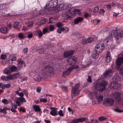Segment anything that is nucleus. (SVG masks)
Returning <instances> with one entry per match:
<instances>
[{
  "mask_svg": "<svg viewBox=\"0 0 123 123\" xmlns=\"http://www.w3.org/2000/svg\"><path fill=\"white\" fill-rule=\"evenodd\" d=\"M111 38L109 39V38H108L105 39L104 40V43H102V44H104V45L105 44L107 45H109L108 43L109 42L112 41L113 35L115 37L116 42L119 43L122 38L123 37V30L119 33L117 31V29L113 30L111 31Z\"/></svg>",
  "mask_w": 123,
  "mask_h": 123,
  "instance_id": "f257e3e1",
  "label": "nucleus"
},
{
  "mask_svg": "<svg viewBox=\"0 0 123 123\" xmlns=\"http://www.w3.org/2000/svg\"><path fill=\"white\" fill-rule=\"evenodd\" d=\"M58 5V1L57 0H51L49 3L46 4L45 7L44 9L41 12L40 14L43 15L44 14H49L50 8L56 6Z\"/></svg>",
  "mask_w": 123,
  "mask_h": 123,
  "instance_id": "f03ea898",
  "label": "nucleus"
},
{
  "mask_svg": "<svg viewBox=\"0 0 123 123\" xmlns=\"http://www.w3.org/2000/svg\"><path fill=\"white\" fill-rule=\"evenodd\" d=\"M42 74L47 77L50 76L54 73V68L50 65H44L42 68Z\"/></svg>",
  "mask_w": 123,
  "mask_h": 123,
  "instance_id": "7ed1b4c3",
  "label": "nucleus"
},
{
  "mask_svg": "<svg viewBox=\"0 0 123 123\" xmlns=\"http://www.w3.org/2000/svg\"><path fill=\"white\" fill-rule=\"evenodd\" d=\"M107 83L104 80L102 81L99 84L97 83L95 84L96 88H98V89L100 92H102L104 90L105 88Z\"/></svg>",
  "mask_w": 123,
  "mask_h": 123,
  "instance_id": "20e7f679",
  "label": "nucleus"
},
{
  "mask_svg": "<svg viewBox=\"0 0 123 123\" xmlns=\"http://www.w3.org/2000/svg\"><path fill=\"white\" fill-rule=\"evenodd\" d=\"M79 83L76 84L74 87H73L71 95L72 97H74L75 95H78L79 93L78 90L80 86Z\"/></svg>",
  "mask_w": 123,
  "mask_h": 123,
  "instance_id": "39448f33",
  "label": "nucleus"
},
{
  "mask_svg": "<svg viewBox=\"0 0 123 123\" xmlns=\"http://www.w3.org/2000/svg\"><path fill=\"white\" fill-rule=\"evenodd\" d=\"M67 62L70 66H73L76 63V58L75 56H71L68 59Z\"/></svg>",
  "mask_w": 123,
  "mask_h": 123,
  "instance_id": "423d86ee",
  "label": "nucleus"
},
{
  "mask_svg": "<svg viewBox=\"0 0 123 123\" xmlns=\"http://www.w3.org/2000/svg\"><path fill=\"white\" fill-rule=\"evenodd\" d=\"M104 44L99 43L96 45L95 47V50L97 52L99 53H101L104 49Z\"/></svg>",
  "mask_w": 123,
  "mask_h": 123,
  "instance_id": "0eeeda50",
  "label": "nucleus"
},
{
  "mask_svg": "<svg viewBox=\"0 0 123 123\" xmlns=\"http://www.w3.org/2000/svg\"><path fill=\"white\" fill-rule=\"evenodd\" d=\"M114 100L113 99L109 98L105 99L104 101L103 104L107 106H110L113 105Z\"/></svg>",
  "mask_w": 123,
  "mask_h": 123,
  "instance_id": "6e6552de",
  "label": "nucleus"
},
{
  "mask_svg": "<svg viewBox=\"0 0 123 123\" xmlns=\"http://www.w3.org/2000/svg\"><path fill=\"white\" fill-rule=\"evenodd\" d=\"M120 85L118 83L113 82H111L109 85V87L111 89H116L119 87Z\"/></svg>",
  "mask_w": 123,
  "mask_h": 123,
  "instance_id": "1a4fd4ad",
  "label": "nucleus"
},
{
  "mask_svg": "<svg viewBox=\"0 0 123 123\" xmlns=\"http://www.w3.org/2000/svg\"><path fill=\"white\" fill-rule=\"evenodd\" d=\"M112 65H111V68L107 70L104 74V76L105 77H107L111 74H112L114 72L115 68L112 67Z\"/></svg>",
  "mask_w": 123,
  "mask_h": 123,
  "instance_id": "9d476101",
  "label": "nucleus"
},
{
  "mask_svg": "<svg viewBox=\"0 0 123 123\" xmlns=\"http://www.w3.org/2000/svg\"><path fill=\"white\" fill-rule=\"evenodd\" d=\"M86 119L87 118L86 117H81L75 119L73 120L71 122V123H79L80 122H82L86 120Z\"/></svg>",
  "mask_w": 123,
  "mask_h": 123,
  "instance_id": "9b49d317",
  "label": "nucleus"
},
{
  "mask_svg": "<svg viewBox=\"0 0 123 123\" xmlns=\"http://www.w3.org/2000/svg\"><path fill=\"white\" fill-rule=\"evenodd\" d=\"M72 69L70 67L67 69L63 71L62 74V76L65 77L67 76L68 75L71 73Z\"/></svg>",
  "mask_w": 123,
  "mask_h": 123,
  "instance_id": "f8f14e48",
  "label": "nucleus"
},
{
  "mask_svg": "<svg viewBox=\"0 0 123 123\" xmlns=\"http://www.w3.org/2000/svg\"><path fill=\"white\" fill-rule=\"evenodd\" d=\"M19 100H17L16 101V103L18 106H20L21 103L26 102V100L24 97H19L18 98Z\"/></svg>",
  "mask_w": 123,
  "mask_h": 123,
  "instance_id": "ddd939ff",
  "label": "nucleus"
},
{
  "mask_svg": "<svg viewBox=\"0 0 123 123\" xmlns=\"http://www.w3.org/2000/svg\"><path fill=\"white\" fill-rule=\"evenodd\" d=\"M46 77L44 74H42V72L41 74L40 75H37L34 78V80L36 81H41L43 79H44Z\"/></svg>",
  "mask_w": 123,
  "mask_h": 123,
  "instance_id": "4468645a",
  "label": "nucleus"
},
{
  "mask_svg": "<svg viewBox=\"0 0 123 123\" xmlns=\"http://www.w3.org/2000/svg\"><path fill=\"white\" fill-rule=\"evenodd\" d=\"M120 93L118 92H116L112 94V98H113L115 99L118 101H119L121 100V98L120 97Z\"/></svg>",
  "mask_w": 123,
  "mask_h": 123,
  "instance_id": "2eb2a0df",
  "label": "nucleus"
},
{
  "mask_svg": "<svg viewBox=\"0 0 123 123\" xmlns=\"http://www.w3.org/2000/svg\"><path fill=\"white\" fill-rule=\"evenodd\" d=\"M80 11V10L78 9H74L71 8L69 9L70 13H71L72 16H75L76 13H78Z\"/></svg>",
  "mask_w": 123,
  "mask_h": 123,
  "instance_id": "dca6fc26",
  "label": "nucleus"
},
{
  "mask_svg": "<svg viewBox=\"0 0 123 123\" xmlns=\"http://www.w3.org/2000/svg\"><path fill=\"white\" fill-rule=\"evenodd\" d=\"M69 9V11L67 13H65V14H63L62 15V18L64 19H66L68 18H71L72 15L71 14V13H70Z\"/></svg>",
  "mask_w": 123,
  "mask_h": 123,
  "instance_id": "f3484780",
  "label": "nucleus"
},
{
  "mask_svg": "<svg viewBox=\"0 0 123 123\" xmlns=\"http://www.w3.org/2000/svg\"><path fill=\"white\" fill-rule=\"evenodd\" d=\"M74 51L71 50L69 51H66L64 53V57L65 58L68 57L73 55L74 54Z\"/></svg>",
  "mask_w": 123,
  "mask_h": 123,
  "instance_id": "a211bd4d",
  "label": "nucleus"
},
{
  "mask_svg": "<svg viewBox=\"0 0 123 123\" xmlns=\"http://www.w3.org/2000/svg\"><path fill=\"white\" fill-rule=\"evenodd\" d=\"M123 63V55L122 56L117 60L116 64L117 65L120 66Z\"/></svg>",
  "mask_w": 123,
  "mask_h": 123,
  "instance_id": "6ab92c4d",
  "label": "nucleus"
},
{
  "mask_svg": "<svg viewBox=\"0 0 123 123\" xmlns=\"http://www.w3.org/2000/svg\"><path fill=\"white\" fill-rule=\"evenodd\" d=\"M83 19V18L82 17H77L74 19V23L76 24H78L79 23L82 22Z\"/></svg>",
  "mask_w": 123,
  "mask_h": 123,
  "instance_id": "aec40b11",
  "label": "nucleus"
},
{
  "mask_svg": "<svg viewBox=\"0 0 123 123\" xmlns=\"http://www.w3.org/2000/svg\"><path fill=\"white\" fill-rule=\"evenodd\" d=\"M32 107L35 112H40L41 111V109L39 106L37 105H33Z\"/></svg>",
  "mask_w": 123,
  "mask_h": 123,
  "instance_id": "412c9836",
  "label": "nucleus"
},
{
  "mask_svg": "<svg viewBox=\"0 0 123 123\" xmlns=\"http://www.w3.org/2000/svg\"><path fill=\"white\" fill-rule=\"evenodd\" d=\"M55 109H53L50 112V114L53 116H57L58 115V111L55 110Z\"/></svg>",
  "mask_w": 123,
  "mask_h": 123,
  "instance_id": "4be33fe9",
  "label": "nucleus"
},
{
  "mask_svg": "<svg viewBox=\"0 0 123 123\" xmlns=\"http://www.w3.org/2000/svg\"><path fill=\"white\" fill-rule=\"evenodd\" d=\"M8 30L7 27H3L0 29L1 31L4 34H6Z\"/></svg>",
  "mask_w": 123,
  "mask_h": 123,
  "instance_id": "5701e85b",
  "label": "nucleus"
},
{
  "mask_svg": "<svg viewBox=\"0 0 123 123\" xmlns=\"http://www.w3.org/2000/svg\"><path fill=\"white\" fill-rule=\"evenodd\" d=\"M58 5V3L57 5L55 7H54L53 8H50L49 14H53L55 13V9L56 7Z\"/></svg>",
  "mask_w": 123,
  "mask_h": 123,
  "instance_id": "b1692460",
  "label": "nucleus"
},
{
  "mask_svg": "<svg viewBox=\"0 0 123 123\" xmlns=\"http://www.w3.org/2000/svg\"><path fill=\"white\" fill-rule=\"evenodd\" d=\"M3 73L7 74H10L11 73V69H8L6 68L3 71Z\"/></svg>",
  "mask_w": 123,
  "mask_h": 123,
  "instance_id": "393cba45",
  "label": "nucleus"
},
{
  "mask_svg": "<svg viewBox=\"0 0 123 123\" xmlns=\"http://www.w3.org/2000/svg\"><path fill=\"white\" fill-rule=\"evenodd\" d=\"M96 98L98 100V103L101 102L103 99V97L102 95H99L98 96H96Z\"/></svg>",
  "mask_w": 123,
  "mask_h": 123,
  "instance_id": "a878e982",
  "label": "nucleus"
},
{
  "mask_svg": "<svg viewBox=\"0 0 123 123\" xmlns=\"http://www.w3.org/2000/svg\"><path fill=\"white\" fill-rule=\"evenodd\" d=\"M35 32L38 34L39 37H41L42 36L43 33L42 31L40 30L35 31Z\"/></svg>",
  "mask_w": 123,
  "mask_h": 123,
  "instance_id": "bb28decb",
  "label": "nucleus"
},
{
  "mask_svg": "<svg viewBox=\"0 0 123 123\" xmlns=\"http://www.w3.org/2000/svg\"><path fill=\"white\" fill-rule=\"evenodd\" d=\"M10 87L11 84L10 83H9L3 85L2 86V88L3 89H5L6 88H8Z\"/></svg>",
  "mask_w": 123,
  "mask_h": 123,
  "instance_id": "cd10ccee",
  "label": "nucleus"
},
{
  "mask_svg": "<svg viewBox=\"0 0 123 123\" xmlns=\"http://www.w3.org/2000/svg\"><path fill=\"white\" fill-rule=\"evenodd\" d=\"M18 37L19 38L20 40L23 39L25 38V36L22 33H20L18 34Z\"/></svg>",
  "mask_w": 123,
  "mask_h": 123,
  "instance_id": "c85d7f7f",
  "label": "nucleus"
},
{
  "mask_svg": "<svg viewBox=\"0 0 123 123\" xmlns=\"http://www.w3.org/2000/svg\"><path fill=\"white\" fill-rule=\"evenodd\" d=\"M17 55L16 54H14L12 55V58L11 59H9V61L10 60L13 61H16L17 59Z\"/></svg>",
  "mask_w": 123,
  "mask_h": 123,
  "instance_id": "c756f323",
  "label": "nucleus"
},
{
  "mask_svg": "<svg viewBox=\"0 0 123 123\" xmlns=\"http://www.w3.org/2000/svg\"><path fill=\"white\" fill-rule=\"evenodd\" d=\"M98 52H97L96 51V52H94L93 53V54L92 55V56L94 59H95L98 56Z\"/></svg>",
  "mask_w": 123,
  "mask_h": 123,
  "instance_id": "7c9ffc66",
  "label": "nucleus"
},
{
  "mask_svg": "<svg viewBox=\"0 0 123 123\" xmlns=\"http://www.w3.org/2000/svg\"><path fill=\"white\" fill-rule=\"evenodd\" d=\"M19 73H17L12 75L13 80L19 77Z\"/></svg>",
  "mask_w": 123,
  "mask_h": 123,
  "instance_id": "2f4dec72",
  "label": "nucleus"
},
{
  "mask_svg": "<svg viewBox=\"0 0 123 123\" xmlns=\"http://www.w3.org/2000/svg\"><path fill=\"white\" fill-rule=\"evenodd\" d=\"M56 26L58 27L61 28L63 26V25L61 22H58L56 24Z\"/></svg>",
  "mask_w": 123,
  "mask_h": 123,
  "instance_id": "473e14b6",
  "label": "nucleus"
},
{
  "mask_svg": "<svg viewBox=\"0 0 123 123\" xmlns=\"http://www.w3.org/2000/svg\"><path fill=\"white\" fill-rule=\"evenodd\" d=\"M88 40L86 39H83L82 41V43L83 45H85L88 43Z\"/></svg>",
  "mask_w": 123,
  "mask_h": 123,
  "instance_id": "72a5a7b5",
  "label": "nucleus"
},
{
  "mask_svg": "<svg viewBox=\"0 0 123 123\" xmlns=\"http://www.w3.org/2000/svg\"><path fill=\"white\" fill-rule=\"evenodd\" d=\"M55 21V19L52 18H51L49 19V23H54Z\"/></svg>",
  "mask_w": 123,
  "mask_h": 123,
  "instance_id": "f704fd0d",
  "label": "nucleus"
},
{
  "mask_svg": "<svg viewBox=\"0 0 123 123\" xmlns=\"http://www.w3.org/2000/svg\"><path fill=\"white\" fill-rule=\"evenodd\" d=\"M111 59V58L110 56H106V62L108 63H109L110 62Z\"/></svg>",
  "mask_w": 123,
  "mask_h": 123,
  "instance_id": "c9c22d12",
  "label": "nucleus"
},
{
  "mask_svg": "<svg viewBox=\"0 0 123 123\" xmlns=\"http://www.w3.org/2000/svg\"><path fill=\"white\" fill-rule=\"evenodd\" d=\"M62 31L65 33H67L69 31V28L67 27L65 28L62 27Z\"/></svg>",
  "mask_w": 123,
  "mask_h": 123,
  "instance_id": "e433bc0d",
  "label": "nucleus"
},
{
  "mask_svg": "<svg viewBox=\"0 0 123 123\" xmlns=\"http://www.w3.org/2000/svg\"><path fill=\"white\" fill-rule=\"evenodd\" d=\"M2 102L5 104H6L9 103V101L6 99H4L2 100Z\"/></svg>",
  "mask_w": 123,
  "mask_h": 123,
  "instance_id": "4c0bfd02",
  "label": "nucleus"
},
{
  "mask_svg": "<svg viewBox=\"0 0 123 123\" xmlns=\"http://www.w3.org/2000/svg\"><path fill=\"white\" fill-rule=\"evenodd\" d=\"M17 68L14 65H13L12 67L10 69H11V71L13 72L15 71L17 69Z\"/></svg>",
  "mask_w": 123,
  "mask_h": 123,
  "instance_id": "58836bf2",
  "label": "nucleus"
},
{
  "mask_svg": "<svg viewBox=\"0 0 123 123\" xmlns=\"http://www.w3.org/2000/svg\"><path fill=\"white\" fill-rule=\"evenodd\" d=\"M62 89L64 92H67L68 91V86H62Z\"/></svg>",
  "mask_w": 123,
  "mask_h": 123,
  "instance_id": "ea45409f",
  "label": "nucleus"
},
{
  "mask_svg": "<svg viewBox=\"0 0 123 123\" xmlns=\"http://www.w3.org/2000/svg\"><path fill=\"white\" fill-rule=\"evenodd\" d=\"M46 22V19L45 18H43L40 21V25H42L45 24Z\"/></svg>",
  "mask_w": 123,
  "mask_h": 123,
  "instance_id": "a19ab883",
  "label": "nucleus"
},
{
  "mask_svg": "<svg viewBox=\"0 0 123 123\" xmlns=\"http://www.w3.org/2000/svg\"><path fill=\"white\" fill-rule=\"evenodd\" d=\"M19 23L18 22H15L13 24V27L15 28L16 27L19 25Z\"/></svg>",
  "mask_w": 123,
  "mask_h": 123,
  "instance_id": "79ce46f5",
  "label": "nucleus"
},
{
  "mask_svg": "<svg viewBox=\"0 0 123 123\" xmlns=\"http://www.w3.org/2000/svg\"><path fill=\"white\" fill-rule=\"evenodd\" d=\"M7 58V56L6 54L2 55L0 56V59L3 60L6 59Z\"/></svg>",
  "mask_w": 123,
  "mask_h": 123,
  "instance_id": "37998d69",
  "label": "nucleus"
},
{
  "mask_svg": "<svg viewBox=\"0 0 123 123\" xmlns=\"http://www.w3.org/2000/svg\"><path fill=\"white\" fill-rule=\"evenodd\" d=\"M6 5L5 4L0 5V10H2L5 8L6 7Z\"/></svg>",
  "mask_w": 123,
  "mask_h": 123,
  "instance_id": "c03bdc74",
  "label": "nucleus"
},
{
  "mask_svg": "<svg viewBox=\"0 0 123 123\" xmlns=\"http://www.w3.org/2000/svg\"><path fill=\"white\" fill-rule=\"evenodd\" d=\"M70 67L72 69V70L74 68H76L77 69H78L79 68V66L77 65H75H75H74L73 66V65H72V66H71V67Z\"/></svg>",
  "mask_w": 123,
  "mask_h": 123,
  "instance_id": "a18cd8bd",
  "label": "nucleus"
},
{
  "mask_svg": "<svg viewBox=\"0 0 123 123\" xmlns=\"http://www.w3.org/2000/svg\"><path fill=\"white\" fill-rule=\"evenodd\" d=\"M18 64L22 65L24 63L23 61L20 59L18 60Z\"/></svg>",
  "mask_w": 123,
  "mask_h": 123,
  "instance_id": "49530a36",
  "label": "nucleus"
},
{
  "mask_svg": "<svg viewBox=\"0 0 123 123\" xmlns=\"http://www.w3.org/2000/svg\"><path fill=\"white\" fill-rule=\"evenodd\" d=\"M93 40L94 39L92 37H90L88 38L87 39L88 43H91L93 41Z\"/></svg>",
  "mask_w": 123,
  "mask_h": 123,
  "instance_id": "de8ad7c7",
  "label": "nucleus"
},
{
  "mask_svg": "<svg viewBox=\"0 0 123 123\" xmlns=\"http://www.w3.org/2000/svg\"><path fill=\"white\" fill-rule=\"evenodd\" d=\"M49 31L48 29L46 28H44L43 30V33L45 34Z\"/></svg>",
  "mask_w": 123,
  "mask_h": 123,
  "instance_id": "09e8293b",
  "label": "nucleus"
},
{
  "mask_svg": "<svg viewBox=\"0 0 123 123\" xmlns=\"http://www.w3.org/2000/svg\"><path fill=\"white\" fill-rule=\"evenodd\" d=\"M98 7H96L94 8L93 12L94 13H96L98 12Z\"/></svg>",
  "mask_w": 123,
  "mask_h": 123,
  "instance_id": "8fccbe9b",
  "label": "nucleus"
},
{
  "mask_svg": "<svg viewBox=\"0 0 123 123\" xmlns=\"http://www.w3.org/2000/svg\"><path fill=\"white\" fill-rule=\"evenodd\" d=\"M58 114L61 116L63 117L64 116V115L63 113V111L62 110H60L58 113Z\"/></svg>",
  "mask_w": 123,
  "mask_h": 123,
  "instance_id": "3c124183",
  "label": "nucleus"
},
{
  "mask_svg": "<svg viewBox=\"0 0 123 123\" xmlns=\"http://www.w3.org/2000/svg\"><path fill=\"white\" fill-rule=\"evenodd\" d=\"M49 30L51 31H52L54 30V26L52 25H50L49 26Z\"/></svg>",
  "mask_w": 123,
  "mask_h": 123,
  "instance_id": "603ef678",
  "label": "nucleus"
},
{
  "mask_svg": "<svg viewBox=\"0 0 123 123\" xmlns=\"http://www.w3.org/2000/svg\"><path fill=\"white\" fill-rule=\"evenodd\" d=\"M31 16L29 18H28L29 19H31L33 18H34L36 16V15L34 13H32L31 14Z\"/></svg>",
  "mask_w": 123,
  "mask_h": 123,
  "instance_id": "864d4df0",
  "label": "nucleus"
},
{
  "mask_svg": "<svg viewBox=\"0 0 123 123\" xmlns=\"http://www.w3.org/2000/svg\"><path fill=\"white\" fill-rule=\"evenodd\" d=\"M90 15L89 13H85L84 14V17L85 18H87L88 17H89Z\"/></svg>",
  "mask_w": 123,
  "mask_h": 123,
  "instance_id": "5fc2aeb1",
  "label": "nucleus"
},
{
  "mask_svg": "<svg viewBox=\"0 0 123 123\" xmlns=\"http://www.w3.org/2000/svg\"><path fill=\"white\" fill-rule=\"evenodd\" d=\"M1 79L2 80L7 81V78L6 76L2 75L1 77Z\"/></svg>",
  "mask_w": 123,
  "mask_h": 123,
  "instance_id": "6e6d98bb",
  "label": "nucleus"
},
{
  "mask_svg": "<svg viewBox=\"0 0 123 123\" xmlns=\"http://www.w3.org/2000/svg\"><path fill=\"white\" fill-rule=\"evenodd\" d=\"M107 119L106 117H100L98 118V119L100 121H101L104 120H106Z\"/></svg>",
  "mask_w": 123,
  "mask_h": 123,
  "instance_id": "4d7b16f0",
  "label": "nucleus"
},
{
  "mask_svg": "<svg viewBox=\"0 0 123 123\" xmlns=\"http://www.w3.org/2000/svg\"><path fill=\"white\" fill-rule=\"evenodd\" d=\"M40 101L41 102H43L44 103H46L47 102V99L45 98H41L40 99Z\"/></svg>",
  "mask_w": 123,
  "mask_h": 123,
  "instance_id": "13d9d810",
  "label": "nucleus"
},
{
  "mask_svg": "<svg viewBox=\"0 0 123 123\" xmlns=\"http://www.w3.org/2000/svg\"><path fill=\"white\" fill-rule=\"evenodd\" d=\"M33 25V23L31 21L29 22L28 23L27 26L28 27H31Z\"/></svg>",
  "mask_w": 123,
  "mask_h": 123,
  "instance_id": "bf43d9fd",
  "label": "nucleus"
},
{
  "mask_svg": "<svg viewBox=\"0 0 123 123\" xmlns=\"http://www.w3.org/2000/svg\"><path fill=\"white\" fill-rule=\"evenodd\" d=\"M41 89V87L40 86L37 87L36 89V90L37 92H38L40 93Z\"/></svg>",
  "mask_w": 123,
  "mask_h": 123,
  "instance_id": "052dcab7",
  "label": "nucleus"
},
{
  "mask_svg": "<svg viewBox=\"0 0 123 123\" xmlns=\"http://www.w3.org/2000/svg\"><path fill=\"white\" fill-rule=\"evenodd\" d=\"M114 111L116 112L120 113L123 112V110H121L118 109H116L114 110Z\"/></svg>",
  "mask_w": 123,
  "mask_h": 123,
  "instance_id": "680f3d73",
  "label": "nucleus"
},
{
  "mask_svg": "<svg viewBox=\"0 0 123 123\" xmlns=\"http://www.w3.org/2000/svg\"><path fill=\"white\" fill-rule=\"evenodd\" d=\"M7 81L9 80H13L12 77V75H9L8 76H7Z\"/></svg>",
  "mask_w": 123,
  "mask_h": 123,
  "instance_id": "e2e57ef3",
  "label": "nucleus"
},
{
  "mask_svg": "<svg viewBox=\"0 0 123 123\" xmlns=\"http://www.w3.org/2000/svg\"><path fill=\"white\" fill-rule=\"evenodd\" d=\"M87 81L90 83H91L92 82V80L91 79V78L90 76H89L87 79Z\"/></svg>",
  "mask_w": 123,
  "mask_h": 123,
  "instance_id": "0e129e2a",
  "label": "nucleus"
},
{
  "mask_svg": "<svg viewBox=\"0 0 123 123\" xmlns=\"http://www.w3.org/2000/svg\"><path fill=\"white\" fill-rule=\"evenodd\" d=\"M120 74L121 75H123V66L119 70Z\"/></svg>",
  "mask_w": 123,
  "mask_h": 123,
  "instance_id": "69168bd1",
  "label": "nucleus"
},
{
  "mask_svg": "<svg viewBox=\"0 0 123 123\" xmlns=\"http://www.w3.org/2000/svg\"><path fill=\"white\" fill-rule=\"evenodd\" d=\"M100 14L102 15H104L105 12V11L103 9H101L99 11Z\"/></svg>",
  "mask_w": 123,
  "mask_h": 123,
  "instance_id": "338daca9",
  "label": "nucleus"
},
{
  "mask_svg": "<svg viewBox=\"0 0 123 123\" xmlns=\"http://www.w3.org/2000/svg\"><path fill=\"white\" fill-rule=\"evenodd\" d=\"M62 27L59 28L57 30V32L59 33H61L62 31Z\"/></svg>",
  "mask_w": 123,
  "mask_h": 123,
  "instance_id": "774afa93",
  "label": "nucleus"
}]
</instances>
